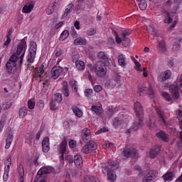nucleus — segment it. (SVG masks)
<instances>
[{"label":"nucleus","instance_id":"f257e3e1","mask_svg":"<svg viewBox=\"0 0 182 182\" xmlns=\"http://www.w3.org/2000/svg\"><path fill=\"white\" fill-rule=\"evenodd\" d=\"M134 109L136 113V116L139 119L133 124L129 129H128V133L137 132L139 129H141V127H143V116L144 114V109H143V106L139 102H136L134 104Z\"/></svg>","mask_w":182,"mask_h":182},{"label":"nucleus","instance_id":"f03ea898","mask_svg":"<svg viewBox=\"0 0 182 182\" xmlns=\"http://www.w3.org/2000/svg\"><path fill=\"white\" fill-rule=\"evenodd\" d=\"M107 65L109 64H105L102 60H98L95 63V65L92 64L88 65V68L92 73L95 72L97 77H105L107 70Z\"/></svg>","mask_w":182,"mask_h":182},{"label":"nucleus","instance_id":"7ed1b4c3","mask_svg":"<svg viewBox=\"0 0 182 182\" xmlns=\"http://www.w3.org/2000/svg\"><path fill=\"white\" fill-rule=\"evenodd\" d=\"M27 48L28 46L26 45V40H25V38H23L21 41V43L18 45L16 53L13 54L15 55V56H16L17 60H18V68L22 67V63H23V58H25V53H26Z\"/></svg>","mask_w":182,"mask_h":182},{"label":"nucleus","instance_id":"20e7f679","mask_svg":"<svg viewBox=\"0 0 182 182\" xmlns=\"http://www.w3.org/2000/svg\"><path fill=\"white\" fill-rule=\"evenodd\" d=\"M180 87H182V76L179 80L175 82V84H172L169 86V90L175 100L180 99Z\"/></svg>","mask_w":182,"mask_h":182},{"label":"nucleus","instance_id":"39448f33","mask_svg":"<svg viewBox=\"0 0 182 182\" xmlns=\"http://www.w3.org/2000/svg\"><path fill=\"white\" fill-rule=\"evenodd\" d=\"M38 50V45L36 42L32 41L30 43V48L28 49V54L26 57V60L28 63H33L36 58V51Z\"/></svg>","mask_w":182,"mask_h":182},{"label":"nucleus","instance_id":"423d86ee","mask_svg":"<svg viewBox=\"0 0 182 182\" xmlns=\"http://www.w3.org/2000/svg\"><path fill=\"white\" fill-rule=\"evenodd\" d=\"M18 57L15 55H12L9 60L7 61L6 64V70L7 73H12V70H14V68H16L18 66Z\"/></svg>","mask_w":182,"mask_h":182},{"label":"nucleus","instance_id":"0eeeda50","mask_svg":"<svg viewBox=\"0 0 182 182\" xmlns=\"http://www.w3.org/2000/svg\"><path fill=\"white\" fill-rule=\"evenodd\" d=\"M110 89H114L116 86H121L122 80L120 79V75L119 74H114L112 77L107 82Z\"/></svg>","mask_w":182,"mask_h":182},{"label":"nucleus","instance_id":"6e6552de","mask_svg":"<svg viewBox=\"0 0 182 182\" xmlns=\"http://www.w3.org/2000/svg\"><path fill=\"white\" fill-rule=\"evenodd\" d=\"M155 110L156 115L158 116L159 123H161L162 126L167 127V117H166L164 112H163L160 107H156Z\"/></svg>","mask_w":182,"mask_h":182},{"label":"nucleus","instance_id":"1a4fd4ad","mask_svg":"<svg viewBox=\"0 0 182 182\" xmlns=\"http://www.w3.org/2000/svg\"><path fill=\"white\" fill-rule=\"evenodd\" d=\"M144 93H146L151 99H154V91L151 87H138L137 94L141 96Z\"/></svg>","mask_w":182,"mask_h":182},{"label":"nucleus","instance_id":"9d476101","mask_svg":"<svg viewBox=\"0 0 182 182\" xmlns=\"http://www.w3.org/2000/svg\"><path fill=\"white\" fill-rule=\"evenodd\" d=\"M96 149H97V144H96V142H87V144L82 148V153L84 154H89V153H92V151L96 150Z\"/></svg>","mask_w":182,"mask_h":182},{"label":"nucleus","instance_id":"9b49d317","mask_svg":"<svg viewBox=\"0 0 182 182\" xmlns=\"http://www.w3.org/2000/svg\"><path fill=\"white\" fill-rule=\"evenodd\" d=\"M81 137H82V141H84L85 143L94 141H92V132H90V129L87 128H85L84 129H82Z\"/></svg>","mask_w":182,"mask_h":182},{"label":"nucleus","instance_id":"f8f14e48","mask_svg":"<svg viewBox=\"0 0 182 182\" xmlns=\"http://www.w3.org/2000/svg\"><path fill=\"white\" fill-rule=\"evenodd\" d=\"M63 60V50L58 49L55 51L53 59L51 60L52 63H56V65H59L60 62Z\"/></svg>","mask_w":182,"mask_h":182},{"label":"nucleus","instance_id":"ddd939ff","mask_svg":"<svg viewBox=\"0 0 182 182\" xmlns=\"http://www.w3.org/2000/svg\"><path fill=\"white\" fill-rule=\"evenodd\" d=\"M122 154L124 157H127V159H129V157H134V156L137 154V149L134 148H125L122 151Z\"/></svg>","mask_w":182,"mask_h":182},{"label":"nucleus","instance_id":"4468645a","mask_svg":"<svg viewBox=\"0 0 182 182\" xmlns=\"http://www.w3.org/2000/svg\"><path fill=\"white\" fill-rule=\"evenodd\" d=\"M171 77V71L170 70H166L164 73H161L157 77L158 82H166L168 79Z\"/></svg>","mask_w":182,"mask_h":182},{"label":"nucleus","instance_id":"2eb2a0df","mask_svg":"<svg viewBox=\"0 0 182 182\" xmlns=\"http://www.w3.org/2000/svg\"><path fill=\"white\" fill-rule=\"evenodd\" d=\"M63 73V68L60 66H55L51 70L52 77L58 79L60 75Z\"/></svg>","mask_w":182,"mask_h":182},{"label":"nucleus","instance_id":"dca6fc26","mask_svg":"<svg viewBox=\"0 0 182 182\" xmlns=\"http://www.w3.org/2000/svg\"><path fill=\"white\" fill-rule=\"evenodd\" d=\"M117 168H119V164L114 161H109L105 166V170H107V172L114 173V171L117 170Z\"/></svg>","mask_w":182,"mask_h":182},{"label":"nucleus","instance_id":"f3484780","mask_svg":"<svg viewBox=\"0 0 182 182\" xmlns=\"http://www.w3.org/2000/svg\"><path fill=\"white\" fill-rule=\"evenodd\" d=\"M8 136L6 139V145L5 149L8 150L11 147V144H12V141H14V132H11V128L8 129Z\"/></svg>","mask_w":182,"mask_h":182},{"label":"nucleus","instance_id":"a211bd4d","mask_svg":"<svg viewBox=\"0 0 182 182\" xmlns=\"http://www.w3.org/2000/svg\"><path fill=\"white\" fill-rule=\"evenodd\" d=\"M42 150L44 153H48L50 150V144L49 143V137L46 136L42 141Z\"/></svg>","mask_w":182,"mask_h":182},{"label":"nucleus","instance_id":"6ab92c4d","mask_svg":"<svg viewBox=\"0 0 182 182\" xmlns=\"http://www.w3.org/2000/svg\"><path fill=\"white\" fill-rule=\"evenodd\" d=\"M156 136L159 140L164 141V143H168V134L166 133V132L161 130L158 133L156 134Z\"/></svg>","mask_w":182,"mask_h":182},{"label":"nucleus","instance_id":"aec40b11","mask_svg":"<svg viewBox=\"0 0 182 182\" xmlns=\"http://www.w3.org/2000/svg\"><path fill=\"white\" fill-rule=\"evenodd\" d=\"M73 9H75V4H69L65 6V10L64 11V14L62 16V19H65V18H67L68 16H69L70 14H72Z\"/></svg>","mask_w":182,"mask_h":182},{"label":"nucleus","instance_id":"412c9836","mask_svg":"<svg viewBox=\"0 0 182 182\" xmlns=\"http://www.w3.org/2000/svg\"><path fill=\"white\" fill-rule=\"evenodd\" d=\"M74 163L77 168H82L83 166V159L80 154H77L74 156Z\"/></svg>","mask_w":182,"mask_h":182},{"label":"nucleus","instance_id":"4be33fe9","mask_svg":"<svg viewBox=\"0 0 182 182\" xmlns=\"http://www.w3.org/2000/svg\"><path fill=\"white\" fill-rule=\"evenodd\" d=\"M160 146L156 145L154 146L150 151H149V157L151 159H156L157 156L159 155V153H160Z\"/></svg>","mask_w":182,"mask_h":182},{"label":"nucleus","instance_id":"5701e85b","mask_svg":"<svg viewBox=\"0 0 182 182\" xmlns=\"http://www.w3.org/2000/svg\"><path fill=\"white\" fill-rule=\"evenodd\" d=\"M97 58L99 60H101L102 63H105L107 65H109L110 63V61L109 60V57L103 51H100L97 54Z\"/></svg>","mask_w":182,"mask_h":182},{"label":"nucleus","instance_id":"b1692460","mask_svg":"<svg viewBox=\"0 0 182 182\" xmlns=\"http://www.w3.org/2000/svg\"><path fill=\"white\" fill-rule=\"evenodd\" d=\"M74 45L75 46H86L87 41L83 37H78L74 40Z\"/></svg>","mask_w":182,"mask_h":182},{"label":"nucleus","instance_id":"393cba45","mask_svg":"<svg viewBox=\"0 0 182 182\" xmlns=\"http://www.w3.org/2000/svg\"><path fill=\"white\" fill-rule=\"evenodd\" d=\"M62 93L65 97H69L70 92L69 91V84L66 81H63Z\"/></svg>","mask_w":182,"mask_h":182},{"label":"nucleus","instance_id":"a878e982","mask_svg":"<svg viewBox=\"0 0 182 182\" xmlns=\"http://www.w3.org/2000/svg\"><path fill=\"white\" fill-rule=\"evenodd\" d=\"M162 178L164 180V182L173 181V179L174 178V173L171 171H167L166 173L162 176Z\"/></svg>","mask_w":182,"mask_h":182},{"label":"nucleus","instance_id":"bb28decb","mask_svg":"<svg viewBox=\"0 0 182 182\" xmlns=\"http://www.w3.org/2000/svg\"><path fill=\"white\" fill-rule=\"evenodd\" d=\"M18 177L19 178L18 182L24 181V176H25V169L23 168V165L19 164L18 167Z\"/></svg>","mask_w":182,"mask_h":182},{"label":"nucleus","instance_id":"cd10ccee","mask_svg":"<svg viewBox=\"0 0 182 182\" xmlns=\"http://www.w3.org/2000/svg\"><path fill=\"white\" fill-rule=\"evenodd\" d=\"M92 112H94L97 116H102V113H103V108L102 105H95L91 107Z\"/></svg>","mask_w":182,"mask_h":182},{"label":"nucleus","instance_id":"c85d7f7f","mask_svg":"<svg viewBox=\"0 0 182 182\" xmlns=\"http://www.w3.org/2000/svg\"><path fill=\"white\" fill-rule=\"evenodd\" d=\"M35 8L34 4H26L23 6L22 12L23 14H31Z\"/></svg>","mask_w":182,"mask_h":182},{"label":"nucleus","instance_id":"c756f323","mask_svg":"<svg viewBox=\"0 0 182 182\" xmlns=\"http://www.w3.org/2000/svg\"><path fill=\"white\" fill-rule=\"evenodd\" d=\"M66 147H68V141L66 140L62 141L59 146V154H65L66 153Z\"/></svg>","mask_w":182,"mask_h":182},{"label":"nucleus","instance_id":"7c9ffc66","mask_svg":"<svg viewBox=\"0 0 182 182\" xmlns=\"http://www.w3.org/2000/svg\"><path fill=\"white\" fill-rule=\"evenodd\" d=\"M72 110L76 117H82L83 116V111L77 106H73Z\"/></svg>","mask_w":182,"mask_h":182},{"label":"nucleus","instance_id":"2f4dec72","mask_svg":"<svg viewBox=\"0 0 182 182\" xmlns=\"http://www.w3.org/2000/svg\"><path fill=\"white\" fill-rule=\"evenodd\" d=\"M118 63L122 68H125L127 63H126V55L120 54L118 55Z\"/></svg>","mask_w":182,"mask_h":182},{"label":"nucleus","instance_id":"473e14b6","mask_svg":"<svg viewBox=\"0 0 182 182\" xmlns=\"http://www.w3.org/2000/svg\"><path fill=\"white\" fill-rule=\"evenodd\" d=\"M26 116H28V107H21L18 110V117L20 119H23Z\"/></svg>","mask_w":182,"mask_h":182},{"label":"nucleus","instance_id":"72a5a7b5","mask_svg":"<svg viewBox=\"0 0 182 182\" xmlns=\"http://www.w3.org/2000/svg\"><path fill=\"white\" fill-rule=\"evenodd\" d=\"M132 35V30L127 29L122 31L121 38H122V41H127V36H130Z\"/></svg>","mask_w":182,"mask_h":182},{"label":"nucleus","instance_id":"f704fd0d","mask_svg":"<svg viewBox=\"0 0 182 182\" xmlns=\"http://www.w3.org/2000/svg\"><path fill=\"white\" fill-rule=\"evenodd\" d=\"M70 86L73 90V92H74L75 93H77V81L75 80H70Z\"/></svg>","mask_w":182,"mask_h":182},{"label":"nucleus","instance_id":"c9c22d12","mask_svg":"<svg viewBox=\"0 0 182 182\" xmlns=\"http://www.w3.org/2000/svg\"><path fill=\"white\" fill-rule=\"evenodd\" d=\"M56 4V1L53 2L51 4H50L47 9H46V14L47 15H52L55 11V8H56V6H55V4Z\"/></svg>","mask_w":182,"mask_h":182},{"label":"nucleus","instance_id":"e433bc0d","mask_svg":"<svg viewBox=\"0 0 182 182\" xmlns=\"http://www.w3.org/2000/svg\"><path fill=\"white\" fill-rule=\"evenodd\" d=\"M84 182H102V181L95 176H86Z\"/></svg>","mask_w":182,"mask_h":182},{"label":"nucleus","instance_id":"4c0bfd02","mask_svg":"<svg viewBox=\"0 0 182 182\" xmlns=\"http://www.w3.org/2000/svg\"><path fill=\"white\" fill-rule=\"evenodd\" d=\"M9 165L4 167V173L3 175V181H8L9 179Z\"/></svg>","mask_w":182,"mask_h":182},{"label":"nucleus","instance_id":"58836bf2","mask_svg":"<svg viewBox=\"0 0 182 182\" xmlns=\"http://www.w3.org/2000/svg\"><path fill=\"white\" fill-rule=\"evenodd\" d=\"M75 68L77 69V70L83 71L86 68L85 66V62L82 60L77 61L75 63Z\"/></svg>","mask_w":182,"mask_h":182},{"label":"nucleus","instance_id":"ea45409f","mask_svg":"<svg viewBox=\"0 0 182 182\" xmlns=\"http://www.w3.org/2000/svg\"><path fill=\"white\" fill-rule=\"evenodd\" d=\"M156 48L159 50H164V49H166V42L164 41V39L158 41V45Z\"/></svg>","mask_w":182,"mask_h":182},{"label":"nucleus","instance_id":"a19ab883","mask_svg":"<svg viewBox=\"0 0 182 182\" xmlns=\"http://www.w3.org/2000/svg\"><path fill=\"white\" fill-rule=\"evenodd\" d=\"M171 6L172 7V9L171 10V14H176L179 6L178 3H177V1H173L171 4Z\"/></svg>","mask_w":182,"mask_h":182},{"label":"nucleus","instance_id":"79ce46f5","mask_svg":"<svg viewBox=\"0 0 182 182\" xmlns=\"http://www.w3.org/2000/svg\"><path fill=\"white\" fill-rule=\"evenodd\" d=\"M122 121L120 119V118H119V117H117L115 118H114L113 119V127L115 129H117V127H119V126H120V124H122Z\"/></svg>","mask_w":182,"mask_h":182},{"label":"nucleus","instance_id":"37998d69","mask_svg":"<svg viewBox=\"0 0 182 182\" xmlns=\"http://www.w3.org/2000/svg\"><path fill=\"white\" fill-rule=\"evenodd\" d=\"M45 73V70H43V67H41L37 68L36 70V76L39 79V77H42V75Z\"/></svg>","mask_w":182,"mask_h":182},{"label":"nucleus","instance_id":"c03bdc74","mask_svg":"<svg viewBox=\"0 0 182 182\" xmlns=\"http://www.w3.org/2000/svg\"><path fill=\"white\" fill-rule=\"evenodd\" d=\"M139 6L141 11H146L147 8V1L146 0H140Z\"/></svg>","mask_w":182,"mask_h":182},{"label":"nucleus","instance_id":"a18cd8bd","mask_svg":"<svg viewBox=\"0 0 182 182\" xmlns=\"http://www.w3.org/2000/svg\"><path fill=\"white\" fill-rule=\"evenodd\" d=\"M108 180L110 182L116 181V174L114 172H107Z\"/></svg>","mask_w":182,"mask_h":182},{"label":"nucleus","instance_id":"49530a36","mask_svg":"<svg viewBox=\"0 0 182 182\" xmlns=\"http://www.w3.org/2000/svg\"><path fill=\"white\" fill-rule=\"evenodd\" d=\"M69 31L68 30H64L61 34H60V41H65V39H68V38H69Z\"/></svg>","mask_w":182,"mask_h":182},{"label":"nucleus","instance_id":"de8ad7c7","mask_svg":"<svg viewBox=\"0 0 182 182\" xmlns=\"http://www.w3.org/2000/svg\"><path fill=\"white\" fill-rule=\"evenodd\" d=\"M162 96L165 99V100H166V102H173L171 95H170L168 92H162Z\"/></svg>","mask_w":182,"mask_h":182},{"label":"nucleus","instance_id":"09e8293b","mask_svg":"<svg viewBox=\"0 0 182 182\" xmlns=\"http://www.w3.org/2000/svg\"><path fill=\"white\" fill-rule=\"evenodd\" d=\"M80 56L79 55V53H73L72 54V62L74 63H76L77 62H79V58Z\"/></svg>","mask_w":182,"mask_h":182},{"label":"nucleus","instance_id":"8fccbe9b","mask_svg":"<svg viewBox=\"0 0 182 182\" xmlns=\"http://www.w3.org/2000/svg\"><path fill=\"white\" fill-rule=\"evenodd\" d=\"M131 59L135 63L136 70L138 71L141 70L140 68H141V64H140V63L137 60H136V58H134V57H131Z\"/></svg>","mask_w":182,"mask_h":182},{"label":"nucleus","instance_id":"3c124183","mask_svg":"<svg viewBox=\"0 0 182 182\" xmlns=\"http://www.w3.org/2000/svg\"><path fill=\"white\" fill-rule=\"evenodd\" d=\"M173 22V18L170 16V13H166V16L164 19V23H167L168 25Z\"/></svg>","mask_w":182,"mask_h":182},{"label":"nucleus","instance_id":"603ef678","mask_svg":"<svg viewBox=\"0 0 182 182\" xmlns=\"http://www.w3.org/2000/svg\"><path fill=\"white\" fill-rule=\"evenodd\" d=\"M86 34L88 36H93V35H96V29L93 28H90L87 30Z\"/></svg>","mask_w":182,"mask_h":182},{"label":"nucleus","instance_id":"864d4df0","mask_svg":"<svg viewBox=\"0 0 182 182\" xmlns=\"http://www.w3.org/2000/svg\"><path fill=\"white\" fill-rule=\"evenodd\" d=\"M28 108L30 109V110H33V109H35V101H33L32 100H29L28 101Z\"/></svg>","mask_w":182,"mask_h":182},{"label":"nucleus","instance_id":"5fc2aeb1","mask_svg":"<svg viewBox=\"0 0 182 182\" xmlns=\"http://www.w3.org/2000/svg\"><path fill=\"white\" fill-rule=\"evenodd\" d=\"M156 174L157 173L156 172V171L153 170V171H150L146 176L149 178H151V180H153L154 177H156Z\"/></svg>","mask_w":182,"mask_h":182},{"label":"nucleus","instance_id":"6e6d98bb","mask_svg":"<svg viewBox=\"0 0 182 182\" xmlns=\"http://www.w3.org/2000/svg\"><path fill=\"white\" fill-rule=\"evenodd\" d=\"M55 100L58 103H60L62 102V100H63V98L62 97V95L59 92L56 93L55 95Z\"/></svg>","mask_w":182,"mask_h":182},{"label":"nucleus","instance_id":"4d7b16f0","mask_svg":"<svg viewBox=\"0 0 182 182\" xmlns=\"http://www.w3.org/2000/svg\"><path fill=\"white\" fill-rule=\"evenodd\" d=\"M147 125L148 127L151 129V130H154V129H156L157 127V126H156V123H151V119H149L148 122H147Z\"/></svg>","mask_w":182,"mask_h":182},{"label":"nucleus","instance_id":"13d9d810","mask_svg":"<svg viewBox=\"0 0 182 182\" xmlns=\"http://www.w3.org/2000/svg\"><path fill=\"white\" fill-rule=\"evenodd\" d=\"M70 149H75L76 146L77 145V142H76L74 139H70L68 143Z\"/></svg>","mask_w":182,"mask_h":182},{"label":"nucleus","instance_id":"bf43d9fd","mask_svg":"<svg viewBox=\"0 0 182 182\" xmlns=\"http://www.w3.org/2000/svg\"><path fill=\"white\" fill-rule=\"evenodd\" d=\"M37 107L40 110H42V109L45 107V102H43V100H38V102H37Z\"/></svg>","mask_w":182,"mask_h":182},{"label":"nucleus","instance_id":"052dcab7","mask_svg":"<svg viewBox=\"0 0 182 182\" xmlns=\"http://www.w3.org/2000/svg\"><path fill=\"white\" fill-rule=\"evenodd\" d=\"M6 122V118H2L0 120V133L4 130V127L5 126V122Z\"/></svg>","mask_w":182,"mask_h":182},{"label":"nucleus","instance_id":"680f3d73","mask_svg":"<svg viewBox=\"0 0 182 182\" xmlns=\"http://www.w3.org/2000/svg\"><path fill=\"white\" fill-rule=\"evenodd\" d=\"M173 52H178V50H180V44L178 43H174L172 47Z\"/></svg>","mask_w":182,"mask_h":182},{"label":"nucleus","instance_id":"e2e57ef3","mask_svg":"<svg viewBox=\"0 0 182 182\" xmlns=\"http://www.w3.org/2000/svg\"><path fill=\"white\" fill-rule=\"evenodd\" d=\"M92 93H93V90L92 89H86L85 90V96H86V97H90Z\"/></svg>","mask_w":182,"mask_h":182},{"label":"nucleus","instance_id":"0e129e2a","mask_svg":"<svg viewBox=\"0 0 182 182\" xmlns=\"http://www.w3.org/2000/svg\"><path fill=\"white\" fill-rule=\"evenodd\" d=\"M4 164L6 166H9V169L11 168V166L12 165V159L11 157L7 158V159L5 161Z\"/></svg>","mask_w":182,"mask_h":182},{"label":"nucleus","instance_id":"69168bd1","mask_svg":"<svg viewBox=\"0 0 182 182\" xmlns=\"http://www.w3.org/2000/svg\"><path fill=\"white\" fill-rule=\"evenodd\" d=\"M70 33L73 38H76L77 36V32H76L74 26L71 27Z\"/></svg>","mask_w":182,"mask_h":182},{"label":"nucleus","instance_id":"338daca9","mask_svg":"<svg viewBox=\"0 0 182 182\" xmlns=\"http://www.w3.org/2000/svg\"><path fill=\"white\" fill-rule=\"evenodd\" d=\"M102 89H103V87H102V85H95L94 87V90L97 93H99V92H102Z\"/></svg>","mask_w":182,"mask_h":182},{"label":"nucleus","instance_id":"774afa93","mask_svg":"<svg viewBox=\"0 0 182 182\" xmlns=\"http://www.w3.org/2000/svg\"><path fill=\"white\" fill-rule=\"evenodd\" d=\"M50 110H56V105L55 104V101L50 102Z\"/></svg>","mask_w":182,"mask_h":182}]
</instances>
